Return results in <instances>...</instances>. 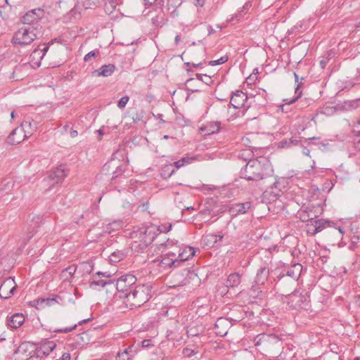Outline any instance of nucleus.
Listing matches in <instances>:
<instances>
[{
    "instance_id": "obj_62",
    "label": "nucleus",
    "mask_w": 360,
    "mask_h": 360,
    "mask_svg": "<svg viewBox=\"0 0 360 360\" xmlns=\"http://www.w3.org/2000/svg\"><path fill=\"white\" fill-rule=\"evenodd\" d=\"M321 65L322 68H324V66H325V63L323 60L321 61Z\"/></svg>"
},
{
    "instance_id": "obj_13",
    "label": "nucleus",
    "mask_w": 360,
    "mask_h": 360,
    "mask_svg": "<svg viewBox=\"0 0 360 360\" xmlns=\"http://www.w3.org/2000/svg\"><path fill=\"white\" fill-rule=\"evenodd\" d=\"M66 175L65 166H60L50 173L47 181L53 186L54 184L62 182Z\"/></svg>"
},
{
    "instance_id": "obj_46",
    "label": "nucleus",
    "mask_w": 360,
    "mask_h": 360,
    "mask_svg": "<svg viewBox=\"0 0 360 360\" xmlns=\"http://www.w3.org/2000/svg\"><path fill=\"white\" fill-rule=\"evenodd\" d=\"M49 302H50V300H49V299H47V300H45V299L39 300L37 301L36 307L37 308L43 307L44 304H45V303L48 304Z\"/></svg>"
},
{
    "instance_id": "obj_4",
    "label": "nucleus",
    "mask_w": 360,
    "mask_h": 360,
    "mask_svg": "<svg viewBox=\"0 0 360 360\" xmlns=\"http://www.w3.org/2000/svg\"><path fill=\"white\" fill-rule=\"evenodd\" d=\"M37 129L36 124L25 121L14 129L7 138V142L11 145H16L22 142L25 139L31 136Z\"/></svg>"
},
{
    "instance_id": "obj_30",
    "label": "nucleus",
    "mask_w": 360,
    "mask_h": 360,
    "mask_svg": "<svg viewBox=\"0 0 360 360\" xmlns=\"http://www.w3.org/2000/svg\"><path fill=\"white\" fill-rule=\"evenodd\" d=\"M130 352H131V351L129 348L125 349L121 352H118L116 356V360H129L131 357Z\"/></svg>"
},
{
    "instance_id": "obj_60",
    "label": "nucleus",
    "mask_w": 360,
    "mask_h": 360,
    "mask_svg": "<svg viewBox=\"0 0 360 360\" xmlns=\"http://www.w3.org/2000/svg\"><path fill=\"white\" fill-rule=\"evenodd\" d=\"M338 231H339V232H340L342 235H343V234H344V233H345V232H344V231H343V229H342V228H340V227H339V228H338Z\"/></svg>"
},
{
    "instance_id": "obj_52",
    "label": "nucleus",
    "mask_w": 360,
    "mask_h": 360,
    "mask_svg": "<svg viewBox=\"0 0 360 360\" xmlns=\"http://www.w3.org/2000/svg\"><path fill=\"white\" fill-rule=\"evenodd\" d=\"M150 345V340H144L142 342V346L144 347H148Z\"/></svg>"
},
{
    "instance_id": "obj_8",
    "label": "nucleus",
    "mask_w": 360,
    "mask_h": 360,
    "mask_svg": "<svg viewBox=\"0 0 360 360\" xmlns=\"http://www.w3.org/2000/svg\"><path fill=\"white\" fill-rule=\"evenodd\" d=\"M44 15V10L41 8L33 9L27 12L22 18L23 25H38V30L40 31L41 27L38 23L39 20Z\"/></svg>"
},
{
    "instance_id": "obj_49",
    "label": "nucleus",
    "mask_w": 360,
    "mask_h": 360,
    "mask_svg": "<svg viewBox=\"0 0 360 360\" xmlns=\"http://www.w3.org/2000/svg\"><path fill=\"white\" fill-rule=\"evenodd\" d=\"M108 5L112 8H115L117 5V0H109Z\"/></svg>"
},
{
    "instance_id": "obj_20",
    "label": "nucleus",
    "mask_w": 360,
    "mask_h": 360,
    "mask_svg": "<svg viewBox=\"0 0 360 360\" xmlns=\"http://www.w3.org/2000/svg\"><path fill=\"white\" fill-rule=\"evenodd\" d=\"M115 67L112 64L104 65L99 69L96 70L92 72L93 75L108 77L110 76L115 71Z\"/></svg>"
},
{
    "instance_id": "obj_48",
    "label": "nucleus",
    "mask_w": 360,
    "mask_h": 360,
    "mask_svg": "<svg viewBox=\"0 0 360 360\" xmlns=\"http://www.w3.org/2000/svg\"><path fill=\"white\" fill-rule=\"evenodd\" d=\"M194 4L196 6L202 7L205 4V0H194Z\"/></svg>"
},
{
    "instance_id": "obj_56",
    "label": "nucleus",
    "mask_w": 360,
    "mask_h": 360,
    "mask_svg": "<svg viewBox=\"0 0 360 360\" xmlns=\"http://www.w3.org/2000/svg\"><path fill=\"white\" fill-rule=\"evenodd\" d=\"M173 245H174V243L172 240L171 241L167 240V242L165 244L166 247H170V246H172Z\"/></svg>"
},
{
    "instance_id": "obj_63",
    "label": "nucleus",
    "mask_w": 360,
    "mask_h": 360,
    "mask_svg": "<svg viewBox=\"0 0 360 360\" xmlns=\"http://www.w3.org/2000/svg\"><path fill=\"white\" fill-rule=\"evenodd\" d=\"M294 75H295V81L297 82V81H298V77H297V74H296V73H294Z\"/></svg>"
},
{
    "instance_id": "obj_1",
    "label": "nucleus",
    "mask_w": 360,
    "mask_h": 360,
    "mask_svg": "<svg viewBox=\"0 0 360 360\" xmlns=\"http://www.w3.org/2000/svg\"><path fill=\"white\" fill-rule=\"evenodd\" d=\"M273 173L272 165L266 157L250 160L241 169V177L248 181H258Z\"/></svg>"
},
{
    "instance_id": "obj_51",
    "label": "nucleus",
    "mask_w": 360,
    "mask_h": 360,
    "mask_svg": "<svg viewBox=\"0 0 360 360\" xmlns=\"http://www.w3.org/2000/svg\"><path fill=\"white\" fill-rule=\"evenodd\" d=\"M301 94H302V92L300 91L298 93V95L295 98H294L292 100H290L288 103V104H292V103H295L298 99V98L300 97Z\"/></svg>"
},
{
    "instance_id": "obj_41",
    "label": "nucleus",
    "mask_w": 360,
    "mask_h": 360,
    "mask_svg": "<svg viewBox=\"0 0 360 360\" xmlns=\"http://www.w3.org/2000/svg\"><path fill=\"white\" fill-rule=\"evenodd\" d=\"M227 60H228V58L226 56H222V57H221L218 60H210L209 62V65H212V66H214V65H221V64H223L225 62H226Z\"/></svg>"
},
{
    "instance_id": "obj_39",
    "label": "nucleus",
    "mask_w": 360,
    "mask_h": 360,
    "mask_svg": "<svg viewBox=\"0 0 360 360\" xmlns=\"http://www.w3.org/2000/svg\"><path fill=\"white\" fill-rule=\"evenodd\" d=\"M195 160H196V157H195V156H186V157L182 158L180 160V162H181L182 165L184 166V165H189V164L192 163Z\"/></svg>"
},
{
    "instance_id": "obj_2",
    "label": "nucleus",
    "mask_w": 360,
    "mask_h": 360,
    "mask_svg": "<svg viewBox=\"0 0 360 360\" xmlns=\"http://www.w3.org/2000/svg\"><path fill=\"white\" fill-rule=\"evenodd\" d=\"M151 297V288L149 285H137L125 293L124 303L131 309L143 305Z\"/></svg>"
},
{
    "instance_id": "obj_57",
    "label": "nucleus",
    "mask_w": 360,
    "mask_h": 360,
    "mask_svg": "<svg viewBox=\"0 0 360 360\" xmlns=\"http://www.w3.org/2000/svg\"><path fill=\"white\" fill-rule=\"evenodd\" d=\"M11 118L13 119L16 116H18V113L16 112H15V111H13V112H11Z\"/></svg>"
},
{
    "instance_id": "obj_17",
    "label": "nucleus",
    "mask_w": 360,
    "mask_h": 360,
    "mask_svg": "<svg viewBox=\"0 0 360 360\" xmlns=\"http://www.w3.org/2000/svg\"><path fill=\"white\" fill-rule=\"evenodd\" d=\"M176 252L174 251H169L167 253V257H165L160 262V264L163 267L177 266L178 260L176 257Z\"/></svg>"
},
{
    "instance_id": "obj_40",
    "label": "nucleus",
    "mask_w": 360,
    "mask_h": 360,
    "mask_svg": "<svg viewBox=\"0 0 360 360\" xmlns=\"http://www.w3.org/2000/svg\"><path fill=\"white\" fill-rule=\"evenodd\" d=\"M127 164L123 163L120 166H118L114 172L113 178L117 177L119 175H120L122 173H124L125 172Z\"/></svg>"
},
{
    "instance_id": "obj_22",
    "label": "nucleus",
    "mask_w": 360,
    "mask_h": 360,
    "mask_svg": "<svg viewBox=\"0 0 360 360\" xmlns=\"http://www.w3.org/2000/svg\"><path fill=\"white\" fill-rule=\"evenodd\" d=\"M223 238L222 235H217L214 233L207 234L203 237V242L208 246H213L218 241Z\"/></svg>"
},
{
    "instance_id": "obj_21",
    "label": "nucleus",
    "mask_w": 360,
    "mask_h": 360,
    "mask_svg": "<svg viewBox=\"0 0 360 360\" xmlns=\"http://www.w3.org/2000/svg\"><path fill=\"white\" fill-rule=\"evenodd\" d=\"M220 126L219 122H210L204 127H200V130L205 131V135H210L218 132L220 129Z\"/></svg>"
},
{
    "instance_id": "obj_31",
    "label": "nucleus",
    "mask_w": 360,
    "mask_h": 360,
    "mask_svg": "<svg viewBox=\"0 0 360 360\" xmlns=\"http://www.w3.org/2000/svg\"><path fill=\"white\" fill-rule=\"evenodd\" d=\"M314 223L315 224V230L316 233L321 232L323 229L326 228L328 221L324 219H314Z\"/></svg>"
},
{
    "instance_id": "obj_54",
    "label": "nucleus",
    "mask_w": 360,
    "mask_h": 360,
    "mask_svg": "<svg viewBox=\"0 0 360 360\" xmlns=\"http://www.w3.org/2000/svg\"><path fill=\"white\" fill-rule=\"evenodd\" d=\"M279 184H280V182L278 181H275L273 184V188H278V190H281V188L279 186Z\"/></svg>"
},
{
    "instance_id": "obj_29",
    "label": "nucleus",
    "mask_w": 360,
    "mask_h": 360,
    "mask_svg": "<svg viewBox=\"0 0 360 360\" xmlns=\"http://www.w3.org/2000/svg\"><path fill=\"white\" fill-rule=\"evenodd\" d=\"M299 142V140L296 138H291L290 139H284L279 142L278 146L280 148H288L291 145H296Z\"/></svg>"
},
{
    "instance_id": "obj_53",
    "label": "nucleus",
    "mask_w": 360,
    "mask_h": 360,
    "mask_svg": "<svg viewBox=\"0 0 360 360\" xmlns=\"http://www.w3.org/2000/svg\"><path fill=\"white\" fill-rule=\"evenodd\" d=\"M70 134L72 138L76 137L78 134L77 131L76 130H71Z\"/></svg>"
},
{
    "instance_id": "obj_44",
    "label": "nucleus",
    "mask_w": 360,
    "mask_h": 360,
    "mask_svg": "<svg viewBox=\"0 0 360 360\" xmlns=\"http://www.w3.org/2000/svg\"><path fill=\"white\" fill-rule=\"evenodd\" d=\"M195 354L196 352H195V350L191 348L186 347L183 349V354L186 357H191Z\"/></svg>"
},
{
    "instance_id": "obj_28",
    "label": "nucleus",
    "mask_w": 360,
    "mask_h": 360,
    "mask_svg": "<svg viewBox=\"0 0 360 360\" xmlns=\"http://www.w3.org/2000/svg\"><path fill=\"white\" fill-rule=\"evenodd\" d=\"M125 254L122 250H118L112 252L110 256V260L111 262H118L124 259Z\"/></svg>"
},
{
    "instance_id": "obj_58",
    "label": "nucleus",
    "mask_w": 360,
    "mask_h": 360,
    "mask_svg": "<svg viewBox=\"0 0 360 360\" xmlns=\"http://www.w3.org/2000/svg\"><path fill=\"white\" fill-rule=\"evenodd\" d=\"M174 41H175V44H177L179 43V41H180V37L179 35H176L175 37V39H174Z\"/></svg>"
},
{
    "instance_id": "obj_14",
    "label": "nucleus",
    "mask_w": 360,
    "mask_h": 360,
    "mask_svg": "<svg viewBox=\"0 0 360 360\" xmlns=\"http://www.w3.org/2000/svg\"><path fill=\"white\" fill-rule=\"evenodd\" d=\"M300 217L302 221H308L307 224V232L308 234L314 236L317 233L315 230V224L312 214H309L307 210H302L300 212Z\"/></svg>"
},
{
    "instance_id": "obj_37",
    "label": "nucleus",
    "mask_w": 360,
    "mask_h": 360,
    "mask_svg": "<svg viewBox=\"0 0 360 360\" xmlns=\"http://www.w3.org/2000/svg\"><path fill=\"white\" fill-rule=\"evenodd\" d=\"M337 110V107L335 106H326L322 109L321 112L326 115H332Z\"/></svg>"
},
{
    "instance_id": "obj_7",
    "label": "nucleus",
    "mask_w": 360,
    "mask_h": 360,
    "mask_svg": "<svg viewBox=\"0 0 360 360\" xmlns=\"http://www.w3.org/2000/svg\"><path fill=\"white\" fill-rule=\"evenodd\" d=\"M284 302L293 309L306 308L308 305V297L307 294L298 293L294 292L288 296H285Z\"/></svg>"
},
{
    "instance_id": "obj_24",
    "label": "nucleus",
    "mask_w": 360,
    "mask_h": 360,
    "mask_svg": "<svg viewBox=\"0 0 360 360\" xmlns=\"http://www.w3.org/2000/svg\"><path fill=\"white\" fill-rule=\"evenodd\" d=\"M302 269V264L299 263L295 264L288 270L287 276L295 279L297 278L301 274Z\"/></svg>"
},
{
    "instance_id": "obj_47",
    "label": "nucleus",
    "mask_w": 360,
    "mask_h": 360,
    "mask_svg": "<svg viewBox=\"0 0 360 360\" xmlns=\"http://www.w3.org/2000/svg\"><path fill=\"white\" fill-rule=\"evenodd\" d=\"M76 327H77V325L75 324L73 327L64 328L62 329L56 330V331L67 333H69V332L72 331V330H74Z\"/></svg>"
},
{
    "instance_id": "obj_43",
    "label": "nucleus",
    "mask_w": 360,
    "mask_h": 360,
    "mask_svg": "<svg viewBox=\"0 0 360 360\" xmlns=\"http://www.w3.org/2000/svg\"><path fill=\"white\" fill-rule=\"evenodd\" d=\"M129 98L128 96L122 97L118 101L117 106L119 108H124L128 103Z\"/></svg>"
},
{
    "instance_id": "obj_27",
    "label": "nucleus",
    "mask_w": 360,
    "mask_h": 360,
    "mask_svg": "<svg viewBox=\"0 0 360 360\" xmlns=\"http://www.w3.org/2000/svg\"><path fill=\"white\" fill-rule=\"evenodd\" d=\"M122 227V222L121 221H114L111 223L108 224L106 228L105 229V232L108 233H111L112 231L119 230Z\"/></svg>"
},
{
    "instance_id": "obj_12",
    "label": "nucleus",
    "mask_w": 360,
    "mask_h": 360,
    "mask_svg": "<svg viewBox=\"0 0 360 360\" xmlns=\"http://www.w3.org/2000/svg\"><path fill=\"white\" fill-rule=\"evenodd\" d=\"M16 354L22 355L25 358L32 357L37 354V343L24 342L17 349Z\"/></svg>"
},
{
    "instance_id": "obj_3",
    "label": "nucleus",
    "mask_w": 360,
    "mask_h": 360,
    "mask_svg": "<svg viewBox=\"0 0 360 360\" xmlns=\"http://www.w3.org/2000/svg\"><path fill=\"white\" fill-rule=\"evenodd\" d=\"M136 278L132 274H126L120 276L116 282L114 281H93L90 283V288L96 289V286L100 285L101 287L112 286L115 287L117 290L120 293V297L124 299L125 293H128L131 290L132 285L135 284Z\"/></svg>"
},
{
    "instance_id": "obj_42",
    "label": "nucleus",
    "mask_w": 360,
    "mask_h": 360,
    "mask_svg": "<svg viewBox=\"0 0 360 360\" xmlns=\"http://www.w3.org/2000/svg\"><path fill=\"white\" fill-rule=\"evenodd\" d=\"M172 229V224L166 223L159 226L158 230L162 233H167Z\"/></svg>"
},
{
    "instance_id": "obj_61",
    "label": "nucleus",
    "mask_w": 360,
    "mask_h": 360,
    "mask_svg": "<svg viewBox=\"0 0 360 360\" xmlns=\"http://www.w3.org/2000/svg\"><path fill=\"white\" fill-rule=\"evenodd\" d=\"M89 320V319H84V320H83V321H80L79 323V324H82V323H86V322H87Z\"/></svg>"
},
{
    "instance_id": "obj_59",
    "label": "nucleus",
    "mask_w": 360,
    "mask_h": 360,
    "mask_svg": "<svg viewBox=\"0 0 360 360\" xmlns=\"http://www.w3.org/2000/svg\"><path fill=\"white\" fill-rule=\"evenodd\" d=\"M97 132H98V135H99V136H100V137H101V136H102L103 135V131H102L101 129H98V130L97 131Z\"/></svg>"
},
{
    "instance_id": "obj_55",
    "label": "nucleus",
    "mask_w": 360,
    "mask_h": 360,
    "mask_svg": "<svg viewBox=\"0 0 360 360\" xmlns=\"http://www.w3.org/2000/svg\"><path fill=\"white\" fill-rule=\"evenodd\" d=\"M303 153L307 156H309L310 151L309 149L304 148L303 150Z\"/></svg>"
},
{
    "instance_id": "obj_35",
    "label": "nucleus",
    "mask_w": 360,
    "mask_h": 360,
    "mask_svg": "<svg viewBox=\"0 0 360 360\" xmlns=\"http://www.w3.org/2000/svg\"><path fill=\"white\" fill-rule=\"evenodd\" d=\"M76 270L77 269L75 266H70L63 271L62 276L65 278H68V276H72L76 272Z\"/></svg>"
},
{
    "instance_id": "obj_11",
    "label": "nucleus",
    "mask_w": 360,
    "mask_h": 360,
    "mask_svg": "<svg viewBox=\"0 0 360 360\" xmlns=\"http://www.w3.org/2000/svg\"><path fill=\"white\" fill-rule=\"evenodd\" d=\"M247 99V95L241 91H236L233 94L231 98V104L234 108H244V110L241 112V115H244L245 111L248 108V107L245 106V103Z\"/></svg>"
},
{
    "instance_id": "obj_18",
    "label": "nucleus",
    "mask_w": 360,
    "mask_h": 360,
    "mask_svg": "<svg viewBox=\"0 0 360 360\" xmlns=\"http://www.w3.org/2000/svg\"><path fill=\"white\" fill-rule=\"evenodd\" d=\"M270 274V271L268 268L266 266H262L260 267L257 272L255 278V283L257 285H262L265 283V282L267 281L269 276Z\"/></svg>"
},
{
    "instance_id": "obj_36",
    "label": "nucleus",
    "mask_w": 360,
    "mask_h": 360,
    "mask_svg": "<svg viewBox=\"0 0 360 360\" xmlns=\"http://www.w3.org/2000/svg\"><path fill=\"white\" fill-rule=\"evenodd\" d=\"M99 54V50L95 49L94 51H91L89 52L87 54H86L84 57V60L86 62L90 61L93 58H95Z\"/></svg>"
},
{
    "instance_id": "obj_23",
    "label": "nucleus",
    "mask_w": 360,
    "mask_h": 360,
    "mask_svg": "<svg viewBox=\"0 0 360 360\" xmlns=\"http://www.w3.org/2000/svg\"><path fill=\"white\" fill-rule=\"evenodd\" d=\"M240 283V276L238 273L231 274L226 280L227 288H235Z\"/></svg>"
},
{
    "instance_id": "obj_16",
    "label": "nucleus",
    "mask_w": 360,
    "mask_h": 360,
    "mask_svg": "<svg viewBox=\"0 0 360 360\" xmlns=\"http://www.w3.org/2000/svg\"><path fill=\"white\" fill-rule=\"evenodd\" d=\"M25 322V316L21 313H15L6 318V325L11 328H18Z\"/></svg>"
},
{
    "instance_id": "obj_5",
    "label": "nucleus",
    "mask_w": 360,
    "mask_h": 360,
    "mask_svg": "<svg viewBox=\"0 0 360 360\" xmlns=\"http://www.w3.org/2000/svg\"><path fill=\"white\" fill-rule=\"evenodd\" d=\"M39 34L38 25H22L15 33L13 42L20 46L28 45L34 41Z\"/></svg>"
},
{
    "instance_id": "obj_26",
    "label": "nucleus",
    "mask_w": 360,
    "mask_h": 360,
    "mask_svg": "<svg viewBox=\"0 0 360 360\" xmlns=\"http://www.w3.org/2000/svg\"><path fill=\"white\" fill-rule=\"evenodd\" d=\"M49 46L48 45H44V47L42 49H39V47L35 49L32 53L31 54V57L32 58H39L40 59H42L46 53L49 50Z\"/></svg>"
},
{
    "instance_id": "obj_10",
    "label": "nucleus",
    "mask_w": 360,
    "mask_h": 360,
    "mask_svg": "<svg viewBox=\"0 0 360 360\" xmlns=\"http://www.w3.org/2000/svg\"><path fill=\"white\" fill-rule=\"evenodd\" d=\"M56 347V343L54 341L46 339L41 340L40 342L37 343V356L40 357L41 355L47 356Z\"/></svg>"
},
{
    "instance_id": "obj_50",
    "label": "nucleus",
    "mask_w": 360,
    "mask_h": 360,
    "mask_svg": "<svg viewBox=\"0 0 360 360\" xmlns=\"http://www.w3.org/2000/svg\"><path fill=\"white\" fill-rule=\"evenodd\" d=\"M70 354L69 353H64L62 355L61 360H70Z\"/></svg>"
},
{
    "instance_id": "obj_34",
    "label": "nucleus",
    "mask_w": 360,
    "mask_h": 360,
    "mask_svg": "<svg viewBox=\"0 0 360 360\" xmlns=\"http://www.w3.org/2000/svg\"><path fill=\"white\" fill-rule=\"evenodd\" d=\"M344 107L346 109H355L360 107V98L356 100L345 102Z\"/></svg>"
},
{
    "instance_id": "obj_19",
    "label": "nucleus",
    "mask_w": 360,
    "mask_h": 360,
    "mask_svg": "<svg viewBox=\"0 0 360 360\" xmlns=\"http://www.w3.org/2000/svg\"><path fill=\"white\" fill-rule=\"evenodd\" d=\"M251 207V204L246 202L240 204H236L229 208V212L232 216H237L238 214H243L248 212Z\"/></svg>"
},
{
    "instance_id": "obj_38",
    "label": "nucleus",
    "mask_w": 360,
    "mask_h": 360,
    "mask_svg": "<svg viewBox=\"0 0 360 360\" xmlns=\"http://www.w3.org/2000/svg\"><path fill=\"white\" fill-rule=\"evenodd\" d=\"M251 6L250 2H246L243 6L242 7V9L239 11L237 13L235 14V18H241L243 16V13L248 11Z\"/></svg>"
},
{
    "instance_id": "obj_9",
    "label": "nucleus",
    "mask_w": 360,
    "mask_h": 360,
    "mask_svg": "<svg viewBox=\"0 0 360 360\" xmlns=\"http://www.w3.org/2000/svg\"><path fill=\"white\" fill-rule=\"evenodd\" d=\"M17 288L15 280L12 278H6L0 286V297L3 299L11 297Z\"/></svg>"
},
{
    "instance_id": "obj_6",
    "label": "nucleus",
    "mask_w": 360,
    "mask_h": 360,
    "mask_svg": "<svg viewBox=\"0 0 360 360\" xmlns=\"http://www.w3.org/2000/svg\"><path fill=\"white\" fill-rule=\"evenodd\" d=\"M132 238H138L139 240H135V243H138V245L143 249L150 245L155 238V234L153 230L150 228H142L138 231H134L131 233Z\"/></svg>"
},
{
    "instance_id": "obj_45",
    "label": "nucleus",
    "mask_w": 360,
    "mask_h": 360,
    "mask_svg": "<svg viewBox=\"0 0 360 360\" xmlns=\"http://www.w3.org/2000/svg\"><path fill=\"white\" fill-rule=\"evenodd\" d=\"M303 23L302 22L296 24L291 30V32H302L304 29H302Z\"/></svg>"
},
{
    "instance_id": "obj_32",
    "label": "nucleus",
    "mask_w": 360,
    "mask_h": 360,
    "mask_svg": "<svg viewBox=\"0 0 360 360\" xmlns=\"http://www.w3.org/2000/svg\"><path fill=\"white\" fill-rule=\"evenodd\" d=\"M99 0H84L82 5L85 9H94L98 6Z\"/></svg>"
},
{
    "instance_id": "obj_25",
    "label": "nucleus",
    "mask_w": 360,
    "mask_h": 360,
    "mask_svg": "<svg viewBox=\"0 0 360 360\" xmlns=\"http://www.w3.org/2000/svg\"><path fill=\"white\" fill-rule=\"evenodd\" d=\"M271 339H276V338L271 335L259 334L255 338L254 342L256 346H259L263 342H269Z\"/></svg>"
},
{
    "instance_id": "obj_15",
    "label": "nucleus",
    "mask_w": 360,
    "mask_h": 360,
    "mask_svg": "<svg viewBox=\"0 0 360 360\" xmlns=\"http://www.w3.org/2000/svg\"><path fill=\"white\" fill-rule=\"evenodd\" d=\"M175 252H176V257L179 264L182 262L188 260L195 255V250L191 246H186L184 248H179L177 251Z\"/></svg>"
},
{
    "instance_id": "obj_64",
    "label": "nucleus",
    "mask_w": 360,
    "mask_h": 360,
    "mask_svg": "<svg viewBox=\"0 0 360 360\" xmlns=\"http://www.w3.org/2000/svg\"><path fill=\"white\" fill-rule=\"evenodd\" d=\"M250 80H252V76L249 77L248 79H247V82L249 83V81Z\"/></svg>"
},
{
    "instance_id": "obj_33",
    "label": "nucleus",
    "mask_w": 360,
    "mask_h": 360,
    "mask_svg": "<svg viewBox=\"0 0 360 360\" xmlns=\"http://www.w3.org/2000/svg\"><path fill=\"white\" fill-rule=\"evenodd\" d=\"M172 167H174L175 169H172L171 172L169 174V176L172 175L175 172L176 170H177L179 168H181V167H183V165H182L181 162H180V160H177V161H175L174 162H173V164H169L168 165H166L165 169H164V172H165L166 169L169 170Z\"/></svg>"
}]
</instances>
